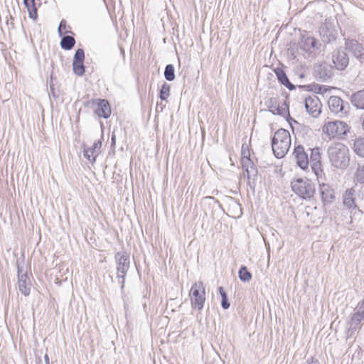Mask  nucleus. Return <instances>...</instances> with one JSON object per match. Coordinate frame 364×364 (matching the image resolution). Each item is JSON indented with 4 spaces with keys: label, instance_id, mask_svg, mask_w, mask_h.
<instances>
[{
    "label": "nucleus",
    "instance_id": "f257e3e1",
    "mask_svg": "<svg viewBox=\"0 0 364 364\" xmlns=\"http://www.w3.org/2000/svg\"><path fill=\"white\" fill-rule=\"evenodd\" d=\"M328 155L332 166L337 168H346L350 162L348 148L341 143H336L328 149Z\"/></svg>",
    "mask_w": 364,
    "mask_h": 364
},
{
    "label": "nucleus",
    "instance_id": "f03ea898",
    "mask_svg": "<svg viewBox=\"0 0 364 364\" xmlns=\"http://www.w3.org/2000/svg\"><path fill=\"white\" fill-rule=\"evenodd\" d=\"M291 146V136L284 129L277 130L272 139V147L274 156L277 159L283 158L288 152Z\"/></svg>",
    "mask_w": 364,
    "mask_h": 364
},
{
    "label": "nucleus",
    "instance_id": "7ed1b4c3",
    "mask_svg": "<svg viewBox=\"0 0 364 364\" xmlns=\"http://www.w3.org/2000/svg\"><path fill=\"white\" fill-rule=\"evenodd\" d=\"M291 189L294 193L304 200H309L314 197L315 193V186L308 178H297L291 183Z\"/></svg>",
    "mask_w": 364,
    "mask_h": 364
},
{
    "label": "nucleus",
    "instance_id": "20e7f679",
    "mask_svg": "<svg viewBox=\"0 0 364 364\" xmlns=\"http://www.w3.org/2000/svg\"><path fill=\"white\" fill-rule=\"evenodd\" d=\"M114 258L117 264V277L119 279H122L119 282L122 289L124 287L125 276L129 269V256L126 252H118L116 253Z\"/></svg>",
    "mask_w": 364,
    "mask_h": 364
},
{
    "label": "nucleus",
    "instance_id": "39448f33",
    "mask_svg": "<svg viewBox=\"0 0 364 364\" xmlns=\"http://www.w3.org/2000/svg\"><path fill=\"white\" fill-rule=\"evenodd\" d=\"M349 131L348 124L342 121L328 122L323 127V132L330 138L341 137Z\"/></svg>",
    "mask_w": 364,
    "mask_h": 364
},
{
    "label": "nucleus",
    "instance_id": "423d86ee",
    "mask_svg": "<svg viewBox=\"0 0 364 364\" xmlns=\"http://www.w3.org/2000/svg\"><path fill=\"white\" fill-rule=\"evenodd\" d=\"M190 294L191 295V305L201 311L205 301V287L203 282L194 283L191 287Z\"/></svg>",
    "mask_w": 364,
    "mask_h": 364
},
{
    "label": "nucleus",
    "instance_id": "0eeeda50",
    "mask_svg": "<svg viewBox=\"0 0 364 364\" xmlns=\"http://www.w3.org/2000/svg\"><path fill=\"white\" fill-rule=\"evenodd\" d=\"M328 105L331 112L340 117L347 116L349 112L348 102L338 96H331L328 100Z\"/></svg>",
    "mask_w": 364,
    "mask_h": 364
},
{
    "label": "nucleus",
    "instance_id": "6e6552de",
    "mask_svg": "<svg viewBox=\"0 0 364 364\" xmlns=\"http://www.w3.org/2000/svg\"><path fill=\"white\" fill-rule=\"evenodd\" d=\"M242 169L246 172L247 178V185L252 188L255 189L256 185V180L257 178L258 171L257 166L252 162L251 159H246L243 161L242 164Z\"/></svg>",
    "mask_w": 364,
    "mask_h": 364
},
{
    "label": "nucleus",
    "instance_id": "1a4fd4ad",
    "mask_svg": "<svg viewBox=\"0 0 364 364\" xmlns=\"http://www.w3.org/2000/svg\"><path fill=\"white\" fill-rule=\"evenodd\" d=\"M304 105L306 112L313 117H318L320 115L322 105L316 95L306 97Z\"/></svg>",
    "mask_w": 364,
    "mask_h": 364
},
{
    "label": "nucleus",
    "instance_id": "9d476101",
    "mask_svg": "<svg viewBox=\"0 0 364 364\" xmlns=\"http://www.w3.org/2000/svg\"><path fill=\"white\" fill-rule=\"evenodd\" d=\"M346 49L352 53L353 56L359 61H364V45L355 39H346L345 42Z\"/></svg>",
    "mask_w": 364,
    "mask_h": 364
},
{
    "label": "nucleus",
    "instance_id": "9b49d317",
    "mask_svg": "<svg viewBox=\"0 0 364 364\" xmlns=\"http://www.w3.org/2000/svg\"><path fill=\"white\" fill-rule=\"evenodd\" d=\"M314 75L316 78L322 82H326L333 75V68L327 63L316 64L314 66Z\"/></svg>",
    "mask_w": 364,
    "mask_h": 364
},
{
    "label": "nucleus",
    "instance_id": "f8f14e48",
    "mask_svg": "<svg viewBox=\"0 0 364 364\" xmlns=\"http://www.w3.org/2000/svg\"><path fill=\"white\" fill-rule=\"evenodd\" d=\"M84 50L82 48L77 49L73 60V70L77 76H82L85 74V67L84 65Z\"/></svg>",
    "mask_w": 364,
    "mask_h": 364
},
{
    "label": "nucleus",
    "instance_id": "ddd939ff",
    "mask_svg": "<svg viewBox=\"0 0 364 364\" xmlns=\"http://www.w3.org/2000/svg\"><path fill=\"white\" fill-rule=\"evenodd\" d=\"M310 150L311 154L310 158H309V163H311L312 171L314 172V173L318 178L319 176H321L323 172V170L321 168V156L320 149L318 147H315L314 149H311Z\"/></svg>",
    "mask_w": 364,
    "mask_h": 364
},
{
    "label": "nucleus",
    "instance_id": "4468645a",
    "mask_svg": "<svg viewBox=\"0 0 364 364\" xmlns=\"http://www.w3.org/2000/svg\"><path fill=\"white\" fill-rule=\"evenodd\" d=\"M293 155L295 157L298 166L303 170L308 168L309 164V156L302 145H298L294 147Z\"/></svg>",
    "mask_w": 364,
    "mask_h": 364
},
{
    "label": "nucleus",
    "instance_id": "2eb2a0df",
    "mask_svg": "<svg viewBox=\"0 0 364 364\" xmlns=\"http://www.w3.org/2000/svg\"><path fill=\"white\" fill-rule=\"evenodd\" d=\"M332 60L336 69L343 70L349 63L348 54L342 50H337L333 53Z\"/></svg>",
    "mask_w": 364,
    "mask_h": 364
},
{
    "label": "nucleus",
    "instance_id": "dca6fc26",
    "mask_svg": "<svg viewBox=\"0 0 364 364\" xmlns=\"http://www.w3.org/2000/svg\"><path fill=\"white\" fill-rule=\"evenodd\" d=\"M18 284L19 291L25 296H28L31 292V282L26 273H22V269L18 265Z\"/></svg>",
    "mask_w": 364,
    "mask_h": 364
},
{
    "label": "nucleus",
    "instance_id": "f3484780",
    "mask_svg": "<svg viewBox=\"0 0 364 364\" xmlns=\"http://www.w3.org/2000/svg\"><path fill=\"white\" fill-rule=\"evenodd\" d=\"M318 31L322 41L326 43H331L336 40V31L326 23L320 26Z\"/></svg>",
    "mask_w": 364,
    "mask_h": 364
},
{
    "label": "nucleus",
    "instance_id": "a211bd4d",
    "mask_svg": "<svg viewBox=\"0 0 364 364\" xmlns=\"http://www.w3.org/2000/svg\"><path fill=\"white\" fill-rule=\"evenodd\" d=\"M319 193L324 205L331 204L335 199V192L331 186L326 183L319 185Z\"/></svg>",
    "mask_w": 364,
    "mask_h": 364
},
{
    "label": "nucleus",
    "instance_id": "6ab92c4d",
    "mask_svg": "<svg viewBox=\"0 0 364 364\" xmlns=\"http://www.w3.org/2000/svg\"><path fill=\"white\" fill-rule=\"evenodd\" d=\"M316 43V40L309 34L303 35L299 41L301 49L309 54H311L315 51Z\"/></svg>",
    "mask_w": 364,
    "mask_h": 364
},
{
    "label": "nucleus",
    "instance_id": "aec40b11",
    "mask_svg": "<svg viewBox=\"0 0 364 364\" xmlns=\"http://www.w3.org/2000/svg\"><path fill=\"white\" fill-rule=\"evenodd\" d=\"M101 146L102 141L100 140L95 141L91 147L84 149V157L89 160L92 164H93L94 162H95L96 157L99 155L100 152Z\"/></svg>",
    "mask_w": 364,
    "mask_h": 364
},
{
    "label": "nucleus",
    "instance_id": "412c9836",
    "mask_svg": "<svg viewBox=\"0 0 364 364\" xmlns=\"http://www.w3.org/2000/svg\"><path fill=\"white\" fill-rule=\"evenodd\" d=\"M97 107L95 109V113L100 117L107 119L111 114V107L107 100H97Z\"/></svg>",
    "mask_w": 364,
    "mask_h": 364
},
{
    "label": "nucleus",
    "instance_id": "4be33fe9",
    "mask_svg": "<svg viewBox=\"0 0 364 364\" xmlns=\"http://www.w3.org/2000/svg\"><path fill=\"white\" fill-rule=\"evenodd\" d=\"M343 205L348 209H355V191L353 188H349L346 191L343 196Z\"/></svg>",
    "mask_w": 364,
    "mask_h": 364
},
{
    "label": "nucleus",
    "instance_id": "5701e85b",
    "mask_svg": "<svg viewBox=\"0 0 364 364\" xmlns=\"http://www.w3.org/2000/svg\"><path fill=\"white\" fill-rule=\"evenodd\" d=\"M274 73L280 84L285 86L289 90H293L295 89V86L289 81L287 74L283 69L278 68L274 70Z\"/></svg>",
    "mask_w": 364,
    "mask_h": 364
},
{
    "label": "nucleus",
    "instance_id": "b1692460",
    "mask_svg": "<svg viewBox=\"0 0 364 364\" xmlns=\"http://www.w3.org/2000/svg\"><path fill=\"white\" fill-rule=\"evenodd\" d=\"M363 321H364V318H363L359 314H353L350 317V320L348 323V334L352 336L360 328V325Z\"/></svg>",
    "mask_w": 364,
    "mask_h": 364
},
{
    "label": "nucleus",
    "instance_id": "393cba45",
    "mask_svg": "<svg viewBox=\"0 0 364 364\" xmlns=\"http://www.w3.org/2000/svg\"><path fill=\"white\" fill-rule=\"evenodd\" d=\"M350 102L357 109H364V89L353 93Z\"/></svg>",
    "mask_w": 364,
    "mask_h": 364
},
{
    "label": "nucleus",
    "instance_id": "a878e982",
    "mask_svg": "<svg viewBox=\"0 0 364 364\" xmlns=\"http://www.w3.org/2000/svg\"><path fill=\"white\" fill-rule=\"evenodd\" d=\"M23 4L28 10L29 17L33 20H36L38 14L35 0H23Z\"/></svg>",
    "mask_w": 364,
    "mask_h": 364
},
{
    "label": "nucleus",
    "instance_id": "bb28decb",
    "mask_svg": "<svg viewBox=\"0 0 364 364\" xmlns=\"http://www.w3.org/2000/svg\"><path fill=\"white\" fill-rule=\"evenodd\" d=\"M75 45V39L71 36H64L60 41V46L65 50H71Z\"/></svg>",
    "mask_w": 364,
    "mask_h": 364
},
{
    "label": "nucleus",
    "instance_id": "cd10ccee",
    "mask_svg": "<svg viewBox=\"0 0 364 364\" xmlns=\"http://www.w3.org/2000/svg\"><path fill=\"white\" fill-rule=\"evenodd\" d=\"M353 150L358 156L364 157V137H359L355 140Z\"/></svg>",
    "mask_w": 364,
    "mask_h": 364
},
{
    "label": "nucleus",
    "instance_id": "c85d7f7f",
    "mask_svg": "<svg viewBox=\"0 0 364 364\" xmlns=\"http://www.w3.org/2000/svg\"><path fill=\"white\" fill-rule=\"evenodd\" d=\"M238 276L241 281L249 282L252 279V274L247 270L245 266H242L238 272Z\"/></svg>",
    "mask_w": 364,
    "mask_h": 364
},
{
    "label": "nucleus",
    "instance_id": "c756f323",
    "mask_svg": "<svg viewBox=\"0 0 364 364\" xmlns=\"http://www.w3.org/2000/svg\"><path fill=\"white\" fill-rule=\"evenodd\" d=\"M164 77L168 81H173L175 79V70L172 64H168L166 66Z\"/></svg>",
    "mask_w": 364,
    "mask_h": 364
},
{
    "label": "nucleus",
    "instance_id": "7c9ffc66",
    "mask_svg": "<svg viewBox=\"0 0 364 364\" xmlns=\"http://www.w3.org/2000/svg\"><path fill=\"white\" fill-rule=\"evenodd\" d=\"M170 85L164 82L159 92V97L161 100H166L170 95Z\"/></svg>",
    "mask_w": 364,
    "mask_h": 364
},
{
    "label": "nucleus",
    "instance_id": "2f4dec72",
    "mask_svg": "<svg viewBox=\"0 0 364 364\" xmlns=\"http://www.w3.org/2000/svg\"><path fill=\"white\" fill-rule=\"evenodd\" d=\"M267 106L268 107V109L270 112H272L273 114H275V112L277 109V106L279 105V103L278 102L276 98H270L267 102Z\"/></svg>",
    "mask_w": 364,
    "mask_h": 364
},
{
    "label": "nucleus",
    "instance_id": "473e14b6",
    "mask_svg": "<svg viewBox=\"0 0 364 364\" xmlns=\"http://www.w3.org/2000/svg\"><path fill=\"white\" fill-rule=\"evenodd\" d=\"M277 110H276L275 114L284 116L287 112H289V105L287 104L286 101H284L283 102L282 105L277 106Z\"/></svg>",
    "mask_w": 364,
    "mask_h": 364
},
{
    "label": "nucleus",
    "instance_id": "72a5a7b5",
    "mask_svg": "<svg viewBox=\"0 0 364 364\" xmlns=\"http://www.w3.org/2000/svg\"><path fill=\"white\" fill-rule=\"evenodd\" d=\"M355 179L360 183H364V165L358 166L355 172Z\"/></svg>",
    "mask_w": 364,
    "mask_h": 364
},
{
    "label": "nucleus",
    "instance_id": "f704fd0d",
    "mask_svg": "<svg viewBox=\"0 0 364 364\" xmlns=\"http://www.w3.org/2000/svg\"><path fill=\"white\" fill-rule=\"evenodd\" d=\"M241 163L243 164L244 159H250V152L249 147L247 144H242V150H241Z\"/></svg>",
    "mask_w": 364,
    "mask_h": 364
},
{
    "label": "nucleus",
    "instance_id": "c9c22d12",
    "mask_svg": "<svg viewBox=\"0 0 364 364\" xmlns=\"http://www.w3.org/2000/svg\"><path fill=\"white\" fill-rule=\"evenodd\" d=\"M230 205L235 214V217H239L242 215V207L239 203L235 200H232Z\"/></svg>",
    "mask_w": 364,
    "mask_h": 364
},
{
    "label": "nucleus",
    "instance_id": "e433bc0d",
    "mask_svg": "<svg viewBox=\"0 0 364 364\" xmlns=\"http://www.w3.org/2000/svg\"><path fill=\"white\" fill-rule=\"evenodd\" d=\"M65 29H66V21L64 19H63L60 22V24H59V26H58V33H59L60 36H62L63 33H68L69 32V31H65Z\"/></svg>",
    "mask_w": 364,
    "mask_h": 364
},
{
    "label": "nucleus",
    "instance_id": "4c0bfd02",
    "mask_svg": "<svg viewBox=\"0 0 364 364\" xmlns=\"http://www.w3.org/2000/svg\"><path fill=\"white\" fill-rule=\"evenodd\" d=\"M221 306L224 309H228L230 307V304L228 301V297L222 299Z\"/></svg>",
    "mask_w": 364,
    "mask_h": 364
},
{
    "label": "nucleus",
    "instance_id": "58836bf2",
    "mask_svg": "<svg viewBox=\"0 0 364 364\" xmlns=\"http://www.w3.org/2000/svg\"><path fill=\"white\" fill-rule=\"evenodd\" d=\"M50 92L54 98H57L58 97V95L55 93V89L53 87V84L52 83V82H50Z\"/></svg>",
    "mask_w": 364,
    "mask_h": 364
},
{
    "label": "nucleus",
    "instance_id": "ea45409f",
    "mask_svg": "<svg viewBox=\"0 0 364 364\" xmlns=\"http://www.w3.org/2000/svg\"><path fill=\"white\" fill-rule=\"evenodd\" d=\"M218 291H219V294H220L222 299H224V298H227L228 296H227V294L226 292L225 291L223 287H220L218 288Z\"/></svg>",
    "mask_w": 364,
    "mask_h": 364
},
{
    "label": "nucleus",
    "instance_id": "a19ab883",
    "mask_svg": "<svg viewBox=\"0 0 364 364\" xmlns=\"http://www.w3.org/2000/svg\"><path fill=\"white\" fill-rule=\"evenodd\" d=\"M218 291H219V294H220L222 299H224V298H227L228 296H227V294L226 292L225 291L223 287H220L218 288Z\"/></svg>",
    "mask_w": 364,
    "mask_h": 364
},
{
    "label": "nucleus",
    "instance_id": "79ce46f5",
    "mask_svg": "<svg viewBox=\"0 0 364 364\" xmlns=\"http://www.w3.org/2000/svg\"><path fill=\"white\" fill-rule=\"evenodd\" d=\"M353 314H359L360 316H361L363 318H364V311H361L360 310V308H356L354 310V313Z\"/></svg>",
    "mask_w": 364,
    "mask_h": 364
},
{
    "label": "nucleus",
    "instance_id": "37998d69",
    "mask_svg": "<svg viewBox=\"0 0 364 364\" xmlns=\"http://www.w3.org/2000/svg\"><path fill=\"white\" fill-rule=\"evenodd\" d=\"M316 90L317 92L318 93H323L324 91L326 90V89L322 85H317Z\"/></svg>",
    "mask_w": 364,
    "mask_h": 364
},
{
    "label": "nucleus",
    "instance_id": "c03bdc74",
    "mask_svg": "<svg viewBox=\"0 0 364 364\" xmlns=\"http://www.w3.org/2000/svg\"><path fill=\"white\" fill-rule=\"evenodd\" d=\"M287 121H288V122L289 123V124H290L291 127H292V122H294V123H297V122H296V120L293 119L290 117V115H289V113H288V118H287Z\"/></svg>",
    "mask_w": 364,
    "mask_h": 364
},
{
    "label": "nucleus",
    "instance_id": "a18cd8bd",
    "mask_svg": "<svg viewBox=\"0 0 364 364\" xmlns=\"http://www.w3.org/2000/svg\"><path fill=\"white\" fill-rule=\"evenodd\" d=\"M356 308H360V310L364 311V299L362 300V301H361V302H360V303L358 304V306H356Z\"/></svg>",
    "mask_w": 364,
    "mask_h": 364
},
{
    "label": "nucleus",
    "instance_id": "49530a36",
    "mask_svg": "<svg viewBox=\"0 0 364 364\" xmlns=\"http://www.w3.org/2000/svg\"><path fill=\"white\" fill-rule=\"evenodd\" d=\"M308 364H320V363L317 360H314V358H311V361Z\"/></svg>",
    "mask_w": 364,
    "mask_h": 364
},
{
    "label": "nucleus",
    "instance_id": "de8ad7c7",
    "mask_svg": "<svg viewBox=\"0 0 364 364\" xmlns=\"http://www.w3.org/2000/svg\"><path fill=\"white\" fill-rule=\"evenodd\" d=\"M44 359H45L46 364H50V363H49V358H48L47 354H46L44 355Z\"/></svg>",
    "mask_w": 364,
    "mask_h": 364
},
{
    "label": "nucleus",
    "instance_id": "09e8293b",
    "mask_svg": "<svg viewBox=\"0 0 364 364\" xmlns=\"http://www.w3.org/2000/svg\"><path fill=\"white\" fill-rule=\"evenodd\" d=\"M360 196L362 198L363 200H364V188H363L361 190H360Z\"/></svg>",
    "mask_w": 364,
    "mask_h": 364
},
{
    "label": "nucleus",
    "instance_id": "8fccbe9b",
    "mask_svg": "<svg viewBox=\"0 0 364 364\" xmlns=\"http://www.w3.org/2000/svg\"><path fill=\"white\" fill-rule=\"evenodd\" d=\"M115 144V136H112V145Z\"/></svg>",
    "mask_w": 364,
    "mask_h": 364
},
{
    "label": "nucleus",
    "instance_id": "3c124183",
    "mask_svg": "<svg viewBox=\"0 0 364 364\" xmlns=\"http://www.w3.org/2000/svg\"><path fill=\"white\" fill-rule=\"evenodd\" d=\"M362 125H363V128L364 129V118H363V121Z\"/></svg>",
    "mask_w": 364,
    "mask_h": 364
}]
</instances>
